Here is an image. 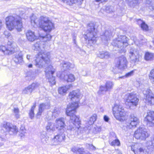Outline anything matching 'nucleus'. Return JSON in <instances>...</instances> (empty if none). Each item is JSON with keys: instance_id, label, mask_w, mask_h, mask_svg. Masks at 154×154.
Listing matches in <instances>:
<instances>
[{"instance_id": "33", "label": "nucleus", "mask_w": 154, "mask_h": 154, "mask_svg": "<svg viewBox=\"0 0 154 154\" xmlns=\"http://www.w3.org/2000/svg\"><path fill=\"white\" fill-rule=\"evenodd\" d=\"M97 119V116L96 114H94L91 117L89 120L88 122V123L89 125H90L93 124L94 122Z\"/></svg>"}, {"instance_id": "51", "label": "nucleus", "mask_w": 154, "mask_h": 154, "mask_svg": "<svg viewBox=\"0 0 154 154\" xmlns=\"http://www.w3.org/2000/svg\"><path fill=\"white\" fill-rule=\"evenodd\" d=\"M46 133L44 131L41 132V133L40 135V138L41 140L43 139H44V138H46V137H48L46 136Z\"/></svg>"}, {"instance_id": "49", "label": "nucleus", "mask_w": 154, "mask_h": 154, "mask_svg": "<svg viewBox=\"0 0 154 154\" xmlns=\"http://www.w3.org/2000/svg\"><path fill=\"white\" fill-rule=\"evenodd\" d=\"M4 34L7 38L11 40L12 39V35L8 31L6 30L4 32Z\"/></svg>"}, {"instance_id": "4", "label": "nucleus", "mask_w": 154, "mask_h": 154, "mask_svg": "<svg viewBox=\"0 0 154 154\" xmlns=\"http://www.w3.org/2000/svg\"><path fill=\"white\" fill-rule=\"evenodd\" d=\"M5 21L6 28L9 31H12L14 29L19 32L22 30L23 23L19 16L15 15L8 16L6 18Z\"/></svg>"}, {"instance_id": "28", "label": "nucleus", "mask_w": 154, "mask_h": 154, "mask_svg": "<svg viewBox=\"0 0 154 154\" xmlns=\"http://www.w3.org/2000/svg\"><path fill=\"white\" fill-rule=\"evenodd\" d=\"M111 35L112 33L110 31H106L103 35H101V38L103 40H104L107 41L111 37Z\"/></svg>"}, {"instance_id": "35", "label": "nucleus", "mask_w": 154, "mask_h": 154, "mask_svg": "<svg viewBox=\"0 0 154 154\" xmlns=\"http://www.w3.org/2000/svg\"><path fill=\"white\" fill-rule=\"evenodd\" d=\"M36 106L35 104H34L32 107L29 112V116L31 119H32L34 117V110Z\"/></svg>"}, {"instance_id": "32", "label": "nucleus", "mask_w": 154, "mask_h": 154, "mask_svg": "<svg viewBox=\"0 0 154 154\" xmlns=\"http://www.w3.org/2000/svg\"><path fill=\"white\" fill-rule=\"evenodd\" d=\"M153 57L154 54L153 53L147 52L145 54L144 58L146 60H150L153 59Z\"/></svg>"}, {"instance_id": "58", "label": "nucleus", "mask_w": 154, "mask_h": 154, "mask_svg": "<svg viewBox=\"0 0 154 154\" xmlns=\"http://www.w3.org/2000/svg\"><path fill=\"white\" fill-rule=\"evenodd\" d=\"M76 35H73V42L74 44H76Z\"/></svg>"}, {"instance_id": "7", "label": "nucleus", "mask_w": 154, "mask_h": 154, "mask_svg": "<svg viewBox=\"0 0 154 154\" xmlns=\"http://www.w3.org/2000/svg\"><path fill=\"white\" fill-rule=\"evenodd\" d=\"M128 38L125 35H120L115 39L112 43L113 46L116 47L121 49V53H125L126 51L125 48L128 45Z\"/></svg>"}, {"instance_id": "44", "label": "nucleus", "mask_w": 154, "mask_h": 154, "mask_svg": "<svg viewBox=\"0 0 154 154\" xmlns=\"http://www.w3.org/2000/svg\"><path fill=\"white\" fill-rule=\"evenodd\" d=\"M149 77L152 82L154 83V69L151 71L149 75Z\"/></svg>"}, {"instance_id": "15", "label": "nucleus", "mask_w": 154, "mask_h": 154, "mask_svg": "<svg viewBox=\"0 0 154 154\" xmlns=\"http://www.w3.org/2000/svg\"><path fill=\"white\" fill-rule=\"evenodd\" d=\"M144 121L146 122L148 126L149 127L153 126L154 125V112H148L147 115L145 118Z\"/></svg>"}, {"instance_id": "13", "label": "nucleus", "mask_w": 154, "mask_h": 154, "mask_svg": "<svg viewBox=\"0 0 154 154\" xmlns=\"http://www.w3.org/2000/svg\"><path fill=\"white\" fill-rule=\"evenodd\" d=\"M145 96V103L148 105H154V95L151 92L150 90L147 89L143 91Z\"/></svg>"}, {"instance_id": "56", "label": "nucleus", "mask_w": 154, "mask_h": 154, "mask_svg": "<svg viewBox=\"0 0 154 154\" xmlns=\"http://www.w3.org/2000/svg\"><path fill=\"white\" fill-rule=\"evenodd\" d=\"M104 120L106 122H108L109 120V118L106 115L104 116Z\"/></svg>"}, {"instance_id": "53", "label": "nucleus", "mask_w": 154, "mask_h": 154, "mask_svg": "<svg viewBox=\"0 0 154 154\" xmlns=\"http://www.w3.org/2000/svg\"><path fill=\"white\" fill-rule=\"evenodd\" d=\"M48 137H47L46 138L43 139L41 140V142L44 144H45L46 143H48Z\"/></svg>"}, {"instance_id": "43", "label": "nucleus", "mask_w": 154, "mask_h": 154, "mask_svg": "<svg viewBox=\"0 0 154 154\" xmlns=\"http://www.w3.org/2000/svg\"><path fill=\"white\" fill-rule=\"evenodd\" d=\"M138 0H126L128 3L129 5L131 6H133L136 4Z\"/></svg>"}, {"instance_id": "47", "label": "nucleus", "mask_w": 154, "mask_h": 154, "mask_svg": "<svg viewBox=\"0 0 154 154\" xmlns=\"http://www.w3.org/2000/svg\"><path fill=\"white\" fill-rule=\"evenodd\" d=\"M26 76L30 77L31 79H32L34 78L35 75V74L33 72L29 71L27 72Z\"/></svg>"}, {"instance_id": "17", "label": "nucleus", "mask_w": 154, "mask_h": 154, "mask_svg": "<svg viewBox=\"0 0 154 154\" xmlns=\"http://www.w3.org/2000/svg\"><path fill=\"white\" fill-rule=\"evenodd\" d=\"M138 53L135 48H131L129 51V56L131 60L134 62L138 61Z\"/></svg>"}, {"instance_id": "10", "label": "nucleus", "mask_w": 154, "mask_h": 154, "mask_svg": "<svg viewBox=\"0 0 154 154\" xmlns=\"http://www.w3.org/2000/svg\"><path fill=\"white\" fill-rule=\"evenodd\" d=\"M128 62L125 57L121 56L116 58L115 62V66L113 67L112 71H115L118 69H123L127 67Z\"/></svg>"}, {"instance_id": "2", "label": "nucleus", "mask_w": 154, "mask_h": 154, "mask_svg": "<svg viewBox=\"0 0 154 154\" xmlns=\"http://www.w3.org/2000/svg\"><path fill=\"white\" fill-rule=\"evenodd\" d=\"M42 42H38L34 46L33 49L35 50L39 51L36 55L35 65L39 68H42L45 63H47L50 61V53L47 52L43 49L44 47L41 45Z\"/></svg>"}, {"instance_id": "42", "label": "nucleus", "mask_w": 154, "mask_h": 154, "mask_svg": "<svg viewBox=\"0 0 154 154\" xmlns=\"http://www.w3.org/2000/svg\"><path fill=\"white\" fill-rule=\"evenodd\" d=\"M60 110L59 108H55L54 109V111L52 112V115L55 117H56L60 114Z\"/></svg>"}, {"instance_id": "54", "label": "nucleus", "mask_w": 154, "mask_h": 154, "mask_svg": "<svg viewBox=\"0 0 154 154\" xmlns=\"http://www.w3.org/2000/svg\"><path fill=\"white\" fill-rule=\"evenodd\" d=\"M134 73V71H132L127 74L125 75V76L126 77H129L130 76L133 75Z\"/></svg>"}, {"instance_id": "30", "label": "nucleus", "mask_w": 154, "mask_h": 154, "mask_svg": "<svg viewBox=\"0 0 154 154\" xmlns=\"http://www.w3.org/2000/svg\"><path fill=\"white\" fill-rule=\"evenodd\" d=\"M55 123H53L51 122L48 123L47 126H46V129L47 131H54L55 130Z\"/></svg>"}, {"instance_id": "21", "label": "nucleus", "mask_w": 154, "mask_h": 154, "mask_svg": "<svg viewBox=\"0 0 154 154\" xmlns=\"http://www.w3.org/2000/svg\"><path fill=\"white\" fill-rule=\"evenodd\" d=\"M14 48H10L8 47V48L5 46L3 45L0 46V52H2L4 54H10L13 53Z\"/></svg>"}, {"instance_id": "41", "label": "nucleus", "mask_w": 154, "mask_h": 154, "mask_svg": "<svg viewBox=\"0 0 154 154\" xmlns=\"http://www.w3.org/2000/svg\"><path fill=\"white\" fill-rule=\"evenodd\" d=\"M39 36L43 38L44 41L45 42H47V41L50 40L52 37V36L49 34H48L45 36H42L41 35H39Z\"/></svg>"}, {"instance_id": "45", "label": "nucleus", "mask_w": 154, "mask_h": 154, "mask_svg": "<svg viewBox=\"0 0 154 154\" xmlns=\"http://www.w3.org/2000/svg\"><path fill=\"white\" fill-rule=\"evenodd\" d=\"M147 40L145 39L142 36H141L140 37V40L139 42L140 45H144L146 44Z\"/></svg>"}, {"instance_id": "46", "label": "nucleus", "mask_w": 154, "mask_h": 154, "mask_svg": "<svg viewBox=\"0 0 154 154\" xmlns=\"http://www.w3.org/2000/svg\"><path fill=\"white\" fill-rule=\"evenodd\" d=\"M63 1L69 5H71L78 2V0H63Z\"/></svg>"}, {"instance_id": "9", "label": "nucleus", "mask_w": 154, "mask_h": 154, "mask_svg": "<svg viewBox=\"0 0 154 154\" xmlns=\"http://www.w3.org/2000/svg\"><path fill=\"white\" fill-rule=\"evenodd\" d=\"M113 115L117 120L124 121L127 119L126 112L122 106L118 104H115L112 108Z\"/></svg>"}, {"instance_id": "1", "label": "nucleus", "mask_w": 154, "mask_h": 154, "mask_svg": "<svg viewBox=\"0 0 154 154\" xmlns=\"http://www.w3.org/2000/svg\"><path fill=\"white\" fill-rule=\"evenodd\" d=\"M82 96L79 90L73 91L69 93L68 98L73 102L67 106L66 114L70 117L69 125L68 129L71 131H77L80 128V121L75 113L76 109L79 106V101Z\"/></svg>"}, {"instance_id": "57", "label": "nucleus", "mask_w": 154, "mask_h": 154, "mask_svg": "<svg viewBox=\"0 0 154 154\" xmlns=\"http://www.w3.org/2000/svg\"><path fill=\"white\" fill-rule=\"evenodd\" d=\"M108 0H95V1L97 2H98L99 3H102L103 2H106Z\"/></svg>"}, {"instance_id": "23", "label": "nucleus", "mask_w": 154, "mask_h": 154, "mask_svg": "<svg viewBox=\"0 0 154 154\" xmlns=\"http://www.w3.org/2000/svg\"><path fill=\"white\" fill-rule=\"evenodd\" d=\"M55 69L51 65H49L45 69V76L46 77H49L50 76L53 75L55 72Z\"/></svg>"}, {"instance_id": "52", "label": "nucleus", "mask_w": 154, "mask_h": 154, "mask_svg": "<svg viewBox=\"0 0 154 154\" xmlns=\"http://www.w3.org/2000/svg\"><path fill=\"white\" fill-rule=\"evenodd\" d=\"M85 152L84 149L82 147L80 148L78 147V153H79L80 154H83Z\"/></svg>"}, {"instance_id": "19", "label": "nucleus", "mask_w": 154, "mask_h": 154, "mask_svg": "<svg viewBox=\"0 0 154 154\" xmlns=\"http://www.w3.org/2000/svg\"><path fill=\"white\" fill-rule=\"evenodd\" d=\"M138 119L134 114H131L129 117V128H131L133 127H136L139 123Z\"/></svg>"}, {"instance_id": "62", "label": "nucleus", "mask_w": 154, "mask_h": 154, "mask_svg": "<svg viewBox=\"0 0 154 154\" xmlns=\"http://www.w3.org/2000/svg\"><path fill=\"white\" fill-rule=\"evenodd\" d=\"M133 40H134V42L135 44H137V42H138V40H137L136 38L134 39Z\"/></svg>"}, {"instance_id": "24", "label": "nucleus", "mask_w": 154, "mask_h": 154, "mask_svg": "<svg viewBox=\"0 0 154 154\" xmlns=\"http://www.w3.org/2000/svg\"><path fill=\"white\" fill-rule=\"evenodd\" d=\"M14 61L17 64H20L22 63L23 60L22 54L21 52L18 54H16L13 58Z\"/></svg>"}, {"instance_id": "55", "label": "nucleus", "mask_w": 154, "mask_h": 154, "mask_svg": "<svg viewBox=\"0 0 154 154\" xmlns=\"http://www.w3.org/2000/svg\"><path fill=\"white\" fill-rule=\"evenodd\" d=\"M89 147L92 150H95L96 149V147L92 144L89 145Z\"/></svg>"}, {"instance_id": "60", "label": "nucleus", "mask_w": 154, "mask_h": 154, "mask_svg": "<svg viewBox=\"0 0 154 154\" xmlns=\"http://www.w3.org/2000/svg\"><path fill=\"white\" fill-rule=\"evenodd\" d=\"M7 44L8 46H9L11 47L13 44L12 42V41H8Z\"/></svg>"}, {"instance_id": "64", "label": "nucleus", "mask_w": 154, "mask_h": 154, "mask_svg": "<svg viewBox=\"0 0 154 154\" xmlns=\"http://www.w3.org/2000/svg\"><path fill=\"white\" fill-rule=\"evenodd\" d=\"M32 65L31 64H29L28 66V67L29 68H32Z\"/></svg>"}, {"instance_id": "16", "label": "nucleus", "mask_w": 154, "mask_h": 154, "mask_svg": "<svg viewBox=\"0 0 154 154\" xmlns=\"http://www.w3.org/2000/svg\"><path fill=\"white\" fill-rule=\"evenodd\" d=\"M39 86V84L38 83H33L31 85L26 87L22 91L24 94H30L32 91L37 88Z\"/></svg>"}, {"instance_id": "27", "label": "nucleus", "mask_w": 154, "mask_h": 154, "mask_svg": "<svg viewBox=\"0 0 154 154\" xmlns=\"http://www.w3.org/2000/svg\"><path fill=\"white\" fill-rule=\"evenodd\" d=\"M63 79L68 82H72L75 81V78L73 74H69L64 75Z\"/></svg>"}, {"instance_id": "25", "label": "nucleus", "mask_w": 154, "mask_h": 154, "mask_svg": "<svg viewBox=\"0 0 154 154\" xmlns=\"http://www.w3.org/2000/svg\"><path fill=\"white\" fill-rule=\"evenodd\" d=\"M61 66L63 67V70H66L68 69L72 68L74 65L68 62H64L60 65Z\"/></svg>"}, {"instance_id": "50", "label": "nucleus", "mask_w": 154, "mask_h": 154, "mask_svg": "<svg viewBox=\"0 0 154 154\" xmlns=\"http://www.w3.org/2000/svg\"><path fill=\"white\" fill-rule=\"evenodd\" d=\"M78 147L77 146H73L71 149V151L73 152L76 154L78 153Z\"/></svg>"}, {"instance_id": "48", "label": "nucleus", "mask_w": 154, "mask_h": 154, "mask_svg": "<svg viewBox=\"0 0 154 154\" xmlns=\"http://www.w3.org/2000/svg\"><path fill=\"white\" fill-rule=\"evenodd\" d=\"M120 143L119 140L118 139H115L113 140L112 142L110 144L112 146H119L120 145Z\"/></svg>"}, {"instance_id": "22", "label": "nucleus", "mask_w": 154, "mask_h": 154, "mask_svg": "<svg viewBox=\"0 0 154 154\" xmlns=\"http://www.w3.org/2000/svg\"><path fill=\"white\" fill-rule=\"evenodd\" d=\"M27 39L30 42H33L36 39L38 36L35 34L34 32L31 30H28L26 33Z\"/></svg>"}, {"instance_id": "63", "label": "nucleus", "mask_w": 154, "mask_h": 154, "mask_svg": "<svg viewBox=\"0 0 154 154\" xmlns=\"http://www.w3.org/2000/svg\"><path fill=\"white\" fill-rule=\"evenodd\" d=\"M83 154H91L88 152H85Z\"/></svg>"}, {"instance_id": "40", "label": "nucleus", "mask_w": 154, "mask_h": 154, "mask_svg": "<svg viewBox=\"0 0 154 154\" xmlns=\"http://www.w3.org/2000/svg\"><path fill=\"white\" fill-rule=\"evenodd\" d=\"M53 75H52L50 76L49 77H46L48 79L49 82L51 83L52 85H54L55 84L56 82L55 81V77L53 76Z\"/></svg>"}, {"instance_id": "29", "label": "nucleus", "mask_w": 154, "mask_h": 154, "mask_svg": "<svg viewBox=\"0 0 154 154\" xmlns=\"http://www.w3.org/2000/svg\"><path fill=\"white\" fill-rule=\"evenodd\" d=\"M98 57L101 58H107L109 56V53L107 51H101L97 54Z\"/></svg>"}, {"instance_id": "39", "label": "nucleus", "mask_w": 154, "mask_h": 154, "mask_svg": "<svg viewBox=\"0 0 154 154\" xmlns=\"http://www.w3.org/2000/svg\"><path fill=\"white\" fill-rule=\"evenodd\" d=\"M11 126H12V125L9 122H4L3 124V127L8 131L10 129Z\"/></svg>"}, {"instance_id": "12", "label": "nucleus", "mask_w": 154, "mask_h": 154, "mask_svg": "<svg viewBox=\"0 0 154 154\" xmlns=\"http://www.w3.org/2000/svg\"><path fill=\"white\" fill-rule=\"evenodd\" d=\"M149 134L146 130L144 128L139 127L135 132L134 136L137 139L145 140L148 137Z\"/></svg>"}, {"instance_id": "36", "label": "nucleus", "mask_w": 154, "mask_h": 154, "mask_svg": "<svg viewBox=\"0 0 154 154\" xmlns=\"http://www.w3.org/2000/svg\"><path fill=\"white\" fill-rule=\"evenodd\" d=\"M138 23H141V27L143 30L147 31L148 29V26L143 21L141 20H139L138 21Z\"/></svg>"}, {"instance_id": "5", "label": "nucleus", "mask_w": 154, "mask_h": 154, "mask_svg": "<svg viewBox=\"0 0 154 154\" xmlns=\"http://www.w3.org/2000/svg\"><path fill=\"white\" fill-rule=\"evenodd\" d=\"M55 127L59 131H61V134L57 135L53 139L54 144L57 145L65 139V134L63 133L66 125L65 124V119L63 118H60L56 119L55 122Z\"/></svg>"}, {"instance_id": "6", "label": "nucleus", "mask_w": 154, "mask_h": 154, "mask_svg": "<svg viewBox=\"0 0 154 154\" xmlns=\"http://www.w3.org/2000/svg\"><path fill=\"white\" fill-rule=\"evenodd\" d=\"M97 30L95 27L94 23H89L87 26L85 36L87 40L91 45L94 44L96 42V37Z\"/></svg>"}, {"instance_id": "20", "label": "nucleus", "mask_w": 154, "mask_h": 154, "mask_svg": "<svg viewBox=\"0 0 154 154\" xmlns=\"http://www.w3.org/2000/svg\"><path fill=\"white\" fill-rule=\"evenodd\" d=\"M72 84H69L68 85L60 87L59 88L58 92L61 95L65 94L67 91L72 88Z\"/></svg>"}, {"instance_id": "26", "label": "nucleus", "mask_w": 154, "mask_h": 154, "mask_svg": "<svg viewBox=\"0 0 154 154\" xmlns=\"http://www.w3.org/2000/svg\"><path fill=\"white\" fill-rule=\"evenodd\" d=\"M146 147L150 151L154 149V137L151 140L148 141L146 143Z\"/></svg>"}, {"instance_id": "11", "label": "nucleus", "mask_w": 154, "mask_h": 154, "mask_svg": "<svg viewBox=\"0 0 154 154\" xmlns=\"http://www.w3.org/2000/svg\"><path fill=\"white\" fill-rule=\"evenodd\" d=\"M134 154H150V151L146 147H141L137 143H133L129 146Z\"/></svg>"}, {"instance_id": "8", "label": "nucleus", "mask_w": 154, "mask_h": 154, "mask_svg": "<svg viewBox=\"0 0 154 154\" xmlns=\"http://www.w3.org/2000/svg\"><path fill=\"white\" fill-rule=\"evenodd\" d=\"M124 98L125 100V104L128 108L133 109L138 105L139 99L135 94L133 93L127 94Z\"/></svg>"}, {"instance_id": "34", "label": "nucleus", "mask_w": 154, "mask_h": 154, "mask_svg": "<svg viewBox=\"0 0 154 154\" xmlns=\"http://www.w3.org/2000/svg\"><path fill=\"white\" fill-rule=\"evenodd\" d=\"M8 131L11 134H15L18 132V129L16 126L12 125Z\"/></svg>"}, {"instance_id": "14", "label": "nucleus", "mask_w": 154, "mask_h": 154, "mask_svg": "<svg viewBox=\"0 0 154 154\" xmlns=\"http://www.w3.org/2000/svg\"><path fill=\"white\" fill-rule=\"evenodd\" d=\"M114 83L112 82L109 81H107L105 83V86H101L98 91V93L99 95L104 94L107 91H110L112 89Z\"/></svg>"}, {"instance_id": "59", "label": "nucleus", "mask_w": 154, "mask_h": 154, "mask_svg": "<svg viewBox=\"0 0 154 154\" xmlns=\"http://www.w3.org/2000/svg\"><path fill=\"white\" fill-rule=\"evenodd\" d=\"M3 25V22L2 20H0V31Z\"/></svg>"}, {"instance_id": "37", "label": "nucleus", "mask_w": 154, "mask_h": 154, "mask_svg": "<svg viewBox=\"0 0 154 154\" xmlns=\"http://www.w3.org/2000/svg\"><path fill=\"white\" fill-rule=\"evenodd\" d=\"M13 112L14 113V115L15 117L18 119L20 118V115L19 114V110L17 107H14L13 109Z\"/></svg>"}, {"instance_id": "18", "label": "nucleus", "mask_w": 154, "mask_h": 154, "mask_svg": "<svg viewBox=\"0 0 154 154\" xmlns=\"http://www.w3.org/2000/svg\"><path fill=\"white\" fill-rule=\"evenodd\" d=\"M50 107V104L48 103L40 104L39 106L38 111L36 115L37 117L38 118V116H40L44 111L49 109Z\"/></svg>"}, {"instance_id": "3", "label": "nucleus", "mask_w": 154, "mask_h": 154, "mask_svg": "<svg viewBox=\"0 0 154 154\" xmlns=\"http://www.w3.org/2000/svg\"><path fill=\"white\" fill-rule=\"evenodd\" d=\"M30 19L32 26L35 27L38 25L45 32H49L54 28V24L48 17L41 16L38 19L35 16L33 15Z\"/></svg>"}, {"instance_id": "38", "label": "nucleus", "mask_w": 154, "mask_h": 154, "mask_svg": "<svg viewBox=\"0 0 154 154\" xmlns=\"http://www.w3.org/2000/svg\"><path fill=\"white\" fill-rule=\"evenodd\" d=\"M146 3L149 5L148 6L151 10H154V1L151 2L150 0H146Z\"/></svg>"}, {"instance_id": "61", "label": "nucleus", "mask_w": 154, "mask_h": 154, "mask_svg": "<svg viewBox=\"0 0 154 154\" xmlns=\"http://www.w3.org/2000/svg\"><path fill=\"white\" fill-rule=\"evenodd\" d=\"M30 57L31 56L30 55H27L26 56V58L28 60H29L30 59Z\"/></svg>"}, {"instance_id": "31", "label": "nucleus", "mask_w": 154, "mask_h": 154, "mask_svg": "<svg viewBox=\"0 0 154 154\" xmlns=\"http://www.w3.org/2000/svg\"><path fill=\"white\" fill-rule=\"evenodd\" d=\"M104 10H105L106 13H111L114 11L113 7L111 6H108L105 7L104 8L101 9L100 11L102 12Z\"/></svg>"}]
</instances>
